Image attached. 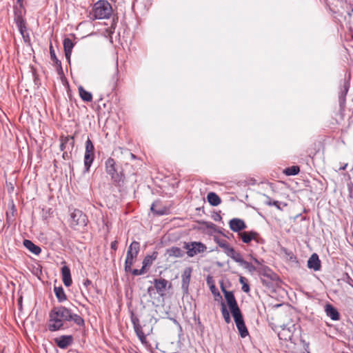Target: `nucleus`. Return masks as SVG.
Wrapping results in <instances>:
<instances>
[{
  "instance_id": "nucleus-1",
  "label": "nucleus",
  "mask_w": 353,
  "mask_h": 353,
  "mask_svg": "<svg viewBox=\"0 0 353 353\" xmlns=\"http://www.w3.org/2000/svg\"><path fill=\"white\" fill-rule=\"evenodd\" d=\"M49 327L50 331L66 329L65 323L71 318V311L63 306L54 307L49 313Z\"/></svg>"
},
{
  "instance_id": "nucleus-2",
  "label": "nucleus",
  "mask_w": 353,
  "mask_h": 353,
  "mask_svg": "<svg viewBox=\"0 0 353 353\" xmlns=\"http://www.w3.org/2000/svg\"><path fill=\"white\" fill-rule=\"evenodd\" d=\"M221 289L224 294L225 300L234 319L238 331H248L233 292L232 291L226 290L223 283L221 284Z\"/></svg>"
},
{
  "instance_id": "nucleus-3",
  "label": "nucleus",
  "mask_w": 353,
  "mask_h": 353,
  "mask_svg": "<svg viewBox=\"0 0 353 353\" xmlns=\"http://www.w3.org/2000/svg\"><path fill=\"white\" fill-rule=\"evenodd\" d=\"M112 7L108 1L99 0L94 4L92 15L94 19H107L111 15Z\"/></svg>"
},
{
  "instance_id": "nucleus-4",
  "label": "nucleus",
  "mask_w": 353,
  "mask_h": 353,
  "mask_svg": "<svg viewBox=\"0 0 353 353\" xmlns=\"http://www.w3.org/2000/svg\"><path fill=\"white\" fill-rule=\"evenodd\" d=\"M140 250V245L137 241H133L128 248L125 261V271L128 272L134 264Z\"/></svg>"
},
{
  "instance_id": "nucleus-5",
  "label": "nucleus",
  "mask_w": 353,
  "mask_h": 353,
  "mask_svg": "<svg viewBox=\"0 0 353 353\" xmlns=\"http://www.w3.org/2000/svg\"><path fill=\"white\" fill-rule=\"evenodd\" d=\"M88 219L82 211L75 209L70 214V225L74 230H79L86 226Z\"/></svg>"
},
{
  "instance_id": "nucleus-6",
  "label": "nucleus",
  "mask_w": 353,
  "mask_h": 353,
  "mask_svg": "<svg viewBox=\"0 0 353 353\" xmlns=\"http://www.w3.org/2000/svg\"><path fill=\"white\" fill-rule=\"evenodd\" d=\"M94 159V147L92 141L88 138L85 141V150L84 154V165L88 172Z\"/></svg>"
},
{
  "instance_id": "nucleus-7",
  "label": "nucleus",
  "mask_w": 353,
  "mask_h": 353,
  "mask_svg": "<svg viewBox=\"0 0 353 353\" xmlns=\"http://www.w3.org/2000/svg\"><path fill=\"white\" fill-rule=\"evenodd\" d=\"M184 248L187 250V254L192 257L205 251L206 246L201 242L194 241L185 243Z\"/></svg>"
},
{
  "instance_id": "nucleus-8",
  "label": "nucleus",
  "mask_w": 353,
  "mask_h": 353,
  "mask_svg": "<svg viewBox=\"0 0 353 353\" xmlns=\"http://www.w3.org/2000/svg\"><path fill=\"white\" fill-rule=\"evenodd\" d=\"M54 343L61 349H66L73 343L72 335H61L53 339Z\"/></svg>"
},
{
  "instance_id": "nucleus-9",
  "label": "nucleus",
  "mask_w": 353,
  "mask_h": 353,
  "mask_svg": "<svg viewBox=\"0 0 353 353\" xmlns=\"http://www.w3.org/2000/svg\"><path fill=\"white\" fill-rule=\"evenodd\" d=\"M238 235L245 243H249L252 240L256 243H260L261 240L259 233L255 231H245L238 233Z\"/></svg>"
},
{
  "instance_id": "nucleus-10",
  "label": "nucleus",
  "mask_w": 353,
  "mask_h": 353,
  "mask_svg": "<svg viewBox=\"0 0 353 353\" xmlns=\"http://www.w3.org/2000/svg\"><path fill=\"white\" fill-rule=\"evenodd\" d=\"M192 274V268H186L181 275L182 279V284L181 288L184 294H187L188 293V287L190 282Z\"/></svg>"
},
{
  "instance_id": "nucleus-11",
  "label": "nucleus",
  "mask_w": 353,
  "mask_h": 353,
  "mask_svg": "<svg viewBox=\"0 0 353 353\" xmlns=\"http://www.w3.org/2000/svg\"><path fill=\"white\" fill-rule=\"evenodd\" d=\"M105 170L108 174H110L112 179L117 181L119 175L116 168V163L112 158H109L105 161Z\"/></svg>"
},
{
  "instance_id": "nucleus-12",
  "label": "nucleus",
  "mask_w": 353,
  "mask_h": 353,
  "mask_svg": "<svg viewBox=\"0 0 353 353\" xmlns=\"http://www.w3.org/2000/svg\"><path fill=\"white\" fill-rule=\"evenodd\" d=\"M229 226L231 230L239 233L247 228L244 221L238 218L231 219L229 222Z\"/></svg>"
},
{
  "instance_id": "nucleus-13",
  "label": "nucleus",
  "mask_w": 353,
  "mask_h": 353,
  "mask_svg": "<svg viewBox=\"0 0 353 353\" xmlns=\"http://www.w3.org/2000/svg\"><path fill=\"white\" fill-rule=\"evenodd\" d=\"M307 267L310 269H313L314 271H318L321 268V261L319 259V256L316 254H313L309 258L307 261Z\"/></svg>"
},
{
  "instance_id": "nucleus-14",
  "label": "nucleus",
  "mask_w": 353,
  "mask_h": 353,
  "mask_svg": "<svg viewBox=\"0 0 353 353\" xmlns=\"http://www.w3.org/2000/svg\"><path fill=\"white\" fill-rule=\"evenodd\" d=\"M63 48L65 51V56L70 63V57L72 54V48L74 46V43L72 42V41L69 38H65L63 40Z\"/></svg>"
},
{
  "instance_id": "nucleus-15",
  "label": "nucleus",
  "mask_w": 353,
  "mask_h": 353,
  "mask_svg": "<svg viewBox=\"0 0 353 353\" xmlns=\"http://www.w3.org/2000/svg\"><path fill=\"white\" fill-rule=\"evenodd\" d=\"M61 274L63 283L66 287H70L72 283L70 268L68 266H63L61 268Z\"/></svg>"
},
{
  "instance_id": "nucleus-16",
  "label": "nucleus",
  "mask_w": 353,
  "mask_h": 353,
  "mask_svg": "<svg viewBox=\"0 0 353 353\" xmlns=\"http://www.w3.org/2000/svg\"><path fill=\"white\" fill-rule=\"evenodd\" d=\"M168 281L164 279H154V284L157 292L163 294L166 289Z\"/></svg>"
},
{
  "instance_id": "nucleus-17",
  "label": "nucleus",
  "mask_w": 353,
  "mask_h": 353,
  "mask_svg": "<svg viewBox=\"0 0 353 353\" xmlns=\"http://www.w3.org/2000/svg\"><path fill=\"white\" fill-rule=\"evenodd\" d=\"M23 245L32 253L38 255L41 252V249L34 244L30 240L25 239L23 241Z\"/></svg>"
},
{
  "instance_id": "nucleus-18",
  "label": "nucleus",
  "mask_w": 353,
  "mask_h": 353,
  "mask_svg": "<svg viewBox=\"0 0 353 353\" xmlns=\"http://www.w3.org/2000/svg\"><path fill=\"white\" fill-rule=\"evenodd\" d=\"M326 314L332 320H338L339 319V313L332 305L328 304L325 307Z\"/></svg>"
},
{
  "instance_id": "nucleus-19",
  "label": "nucleus",
  "mask_w": 353,
  "mask_h": 353,
  "mask_svg": "<svg viewBox=\"0 0 353 353\" xmlns=\"http://www.w3.org/2000/svg\"><path fill=\"white\" fill-rule=\"evenodd\" d=\"M207 199L212 206H217L221 202V198L216 193L212 192L208 194Z\"/></svg>"
},
{
  "instance_id": "nucleus-20",
  "label": "nucleus",
  "mask_w": 353,
  "mask_h": 353,
  "mask_svg": "<svg viewBox=\"0 0 353 353\" xmlns=\"http://www.w3.org/2000/svg\"><path fill=\"white\" fill-rule=\"evenodd\" d=\"M54 292L55 296L57 298L59 302L61 303V302L65 301L67 299V296L65 294L63 288L61 286H59V287L54 286Z\"/></svg>"
},
{
  "instance_id": "nucleus-21",
  "label": "nucleus",
  "mask_w": 353,
  "mask_h": 353,
  "mask_svg": "<svg viewBox=\"0 0 353 353\" xmlns=\"http://www.w3.org/2000/svg\"><path fill=\"white\" fill-rule=\"evenodd\" d=\"M79 96L83 101L90 102L92 100V94L91 92L85 90L82 86L79 87Z\"/></svg>"
},
{
  "instance_id": "nucleus-22",
  "label": "nucleus",
  "mask_w": 353,
  "mask_h": 353,
  "mask_svg": "<svg viewBox=\"0 0 353 353\" xmlns=\"http://www.w3.org/2000/svg\"><path fill=\"white\" fill-rule=\"evenodd\" d=\"M167 254L169 256L174 257H183L184 256V252L178 247H172L167 250Z\"/></svg>"
},
{
  "instance_id": "nucleus-23",
  "label": "nucleus",
  "mask_w": 353,
  "mask_h": 353,
  "mask_svg": "<svg viewBox=\"0 0 353 353\" xmlns=\"http://www.w3.org/2000/svg\"><path fill=\"white\" fill-rule=\"evenodd\" d=\"M226 255L232 258L235 262L238 263L239 265L243 260L241 254L239 252L235 251L233 248H232L231 250H229Z\"/></svg>"
},
{
  "instance_id": "nucleus-24",
  "label": "nucleus",
  "mask_w": 353,
  "mask_h": 353,
  "mask_svg": "<svg viewBox=\"0 0 353 353\" xmlns=\"http://www.w3.org/2000/svg\"><path fill=\"white\" fill-rule=\"evenodd\" d=\"M215 242L219 245V246L223 249L224 252L225 254H228L229 250H231L232 247H231L229 243L225 240V239H221L219 238L214 239Z\"/></svg>"
},
{
  "instance_id": "nucleus-25",
  "label": "nucleus",
  "mask_w": 353,
  "mask_h": 353,
  "mask_svg": "<svg viewBox=\"0 0 353 353\" xmlns=\"http://www.w3.org/2000/svg\"><path fill=\"white\" fill-rule=\"evenodd\" d=\"M349 88H350V85H349V83L348 82H345L344 84H343V88L341 90V91L339 93V101L340 103H345V97L348 92V90H349Z\"/></svg>"
},
{
  "instance_id": "nucleus-26",
  "label": "nucleus",
  "mask_w": 353,
  "mask_h": 353,
  "mask_svg": "<svg viewBox=\"0 0 353 353\" xmlns=\"http://www.w3.org/2000/svg\"><path fill=\"white\" fill-rule=\"evenodd\" d=\"M158 253L157 252H153L152 255H147L143 261V265H144V267H150L153 261L156 260L157 258Z\"/></svg>"
},
{
  "instance_id": "nucleus-27",
  "label": "nucleus",
  "mask_w": 353,
  "mask_h": 353,
  "mask_svg": "<svg viewBox=\"0 0 353 353\" xmlns=\"http://www.w3.org/2000/svg\"><path fill=\"white\" fill-rule=\"evenodd\" d=\"M119 80V74L117 68L113 70L111 74L110 84L112 89H114L117 86V83Z\"/></svg>"
},
{
  "instance_id": "nucleus-28",
  "label": "nucleus",
  "mask_w": 353,
  "mask_h": 353,
  "mask_svg": "<svg viewBox=\"0 0 353 353\" xmlns=\"http://www.w3.org/2000/svg\"><path fill=\"white\" fill-rule=\"evenodd\" d=\"M50 54L51 59L54 62L56 65L58 67V70H62L61 63L57 59L56 54H55V51L53 49V47L52 46H50Z\"/></svg>"
},
{
  "instance_id": "nucleus-29",
  "label": "nucleus",
  "mask_w": 353,
  "mask_h": 353,
  "mask_svg": "<svg viewBox=\"0 0 353 353\" xmlns=\"http://www.w3.org/2000/svg\"><path fill=\"white\" fill-rule=\"evenodd\" d=\"M69 321H73L79 326H83L84 325V320L80 316L71 312V318Z\"/></svg>"
},
{
  "instance_id": "nucleus-30",
  "label": "nucleus",
  "mask_w": 353,
  "mask_h": 353,
  "mask_svg": "<svg viewBox=\"0 0 353 353\" xmlns=\"http://www.w3.org/2000/svg\"><path fill=\"white\" fill-rule=\"evenodd\" d=\"M300 171L299 167L296 165H292L286 168L284 173L288 176H293L297 174Z\"/></svg>"
},
{
  "instance_id": "nucleus-31",
  "label": "nucleus",
  "mask_w": 353,
  "mask_h": 353,
  "mask_svg": "<svg viewBox=\"0 0 353 353\" xmlns=\"http://www.w3.org/2000/svg\"><path fill=\"white\" fill-rule=\"evenodd\" d=\"M263 196L266 199V200L264 201L265 204H266L267 205H269V206L274 205L277 209H279V210L281 209L279 201H272L271 198L270 196H268V195L264 194Z\"/></svg>"
},
{
  "instance_id": "nucleus-32",
  "label": "nucleus",
  "mask_w": 353,
  "mask_h": 353,
  "mask_svg": "<svg viewBox=\"0 0 353 353\" xmlns=\"http://www.w3.org/2000/svg\"><path fill=\"white\" fill-rule=\"evenodd\" d=\"M159 202L158 201H156L154 203H153L151 205V211L156 214H158V215H163L165 214V210L164 209H160V208H157V205H158Z\"/></svg>"
},
{
  "instance_id": "nucleus-33",
  "label": "nucleus",
  "mask_w": 353,
  "mask_h": 353,
  "mask_svg": "<svg viewBox=\"0 0 353 353\" xmlns=\"http://www.w3.org/2000/svg\"><path fill=\"white\" fill-rule=\"evenodd\" d=\"M221 312H222V315H223V317L224 318L225 321L227 323H229L230 321V313L228 311V310L225 307V305L223 302L221 303Z\"/></svg>"
},
{
  "instance_id": "nucleus-34",
  "label": "nucleus",
  "mask_w": 353,
  "mask_h": 353,
  "mask_svg": "<svg viewBox=\"0 0 353 353\" xmlns=\"http://www.w3.org/2000/svg\"><path fill=\"white\" fill-rule=\"evenodd\" d=\"M240 265L243 268L247 269L250 272H253L256 270V268L254 265L244 259L241 261Z\"/></svg>"
},
{
  "instance_id": "nucleus-35",
  "label": "nucleus",
  "mask_w": 353,
  "mask_h": 353,
  "mask_svg": "<svg viewBox=\"0 0 353 353\" xmlns=\"http://www.w3.org/2000/svg\"><path fill=\"white\" fill-rule=\"evenodd\" d=\"M68 150H72L74 145V140L73 137L68 136L64 137Z\"/></svg>"
},
{
  "instance_id": "nucleus-36",
  "label": "nucleus",
  "mask_w": 353,
  "mask_h": 353,
  "mask_svg": "<svg viewBox=\"0 0 353 353\" xmlns=\"http://www.w3.org/2000/svg\"><path fill=\"white\" fill-rule=\"evenodd\" d=\"M14 21H15L17 26L21 27L22 25H26V21L21 14H16L15 17H14Z\"/></svg>"
},
{
  "instance_id": "nucleus-37",
  "label": "nucleus",
  "mask_w": 353,
  "mask_h": 353,
  "mask_svg": "<svg viewBox=\"0 0 353 353\" xmlns=\"http://www.w3.org/2000/svg\"><path fill=\"white\" fill-rule=\"evenodd\" d=\"M136 334L143 344L146 346L149 345L148 341H146V335L145 334V332H136Z\"/></svg>"
},
{
  "instance_id": "nucleus-38",
  "label": "nucleus",
  "mask_w": 353,
  "mask_h": 353,
  "mask_svg": "<svg viewBox=\"0 0 353 353\" xmlns=\"http://www.w3.org/2000/svg\"><path fill=\"white\" fill-rule=\"evenodd\" d=\"M19 32H20V34H21V36L23 37V38L24 39V40L26 41V37H28V34H26V25H22L21 27V26H17Z\"/></svg>"
},
{
  "instance_id": "nucleus-39",
  "label": "nucleus",
  "mask_w": 353,
  "mask_h": 353,
  "mask_svg": "<svg viewBox=\"0 0 353 353\" xmlns=\"http://www.w3.org/2000/svg\"><path fill=\"white\" fill-rule=\"evenodd\" d=\"M60 148H61V150H62V151H63L65 149H68V146H67V145L65 143L64 137L61 138V145H60Z\"/></svg>"
},
{
  "instance_id": "nucleus-40",
  "label": "nucleus",
  "mask_w": 353,
  "mask_h": 353,
  "mask_svg": "<svg viewBox=\"0 0 353 353\" xmlns=\"http://www.w3.org/2000/svg\"><path fill=\"white\" fill-rule=\"evenodd\" d=\"M129 272H132V274L134 276L141 275V271H139V270H137V269H132L131 268V270H130Z\"/></svg>"
},
{
  "instance_id": "nucleus-41",
  "label": "nucleus",
  "mask_w": 353,
  "mask_h": 353,
  "mask_svg": "<svg viewBox=\"0 0 353 353\" xmlns=\"http://www.w3.org/2000/svg\"><path fill=\"white\" fill-rule=\"evenodd\" d=\"M242 290L245 292H248L250 291V287L247 283H243L242 285Z\"/></svg>"
},
{
  "instance_id": "nucleus-42",
  "label": "nucleus",
  "mask_w": 353,
  "mask_h": 353,
  "mask_svg": "<svg viewBox=\"0 0 353 353\" xmlns=\"http://www.w3.org/2000/svg\"><path fill=\"white\" fill-rule=\"evenodd\" d=\"M300 342L303 343V347L305 348V350L307 351V348H308V346H309V343H306L303 339H300Z\"/></svg>"
},
{
  "instance_id": "nucleus-43",
  "label": "nucleus",
  "mask_w": 353,
  "mask_h": 353,
  "mask_svg": "<svg viewBox=\"0 0 353 353\" xmlns=\"http://www.w3.org/2000/svg\"><path fill=\"white\" fill-rule=\"evenodd\" d=\"M249 333L250 332H239V334L241 338L244 339L249 336Z\"/></svg>"
},
{
  "instance_id": "nucleus-44",
  "label": "nucleus",
  "mask_w": 353,
  "mask_h": 353,
  "mask_svg": "<svg viewBox=\"0 0 353 353\" xmlns=\"http://www.w3.org/2000/svg\"><path fill=\"white\" fill-rule=\"evenodd\" d=\"M285 332H278V336L280 339H285L286 340L287 339V336H285V337L283 338V334H285Z\"/></svg>"
},
{
  "instance_id": "nucleus-45",
  "label": "nucleus",
  "mask_w": 353,
  "mask_h": 353,
  "mask_svg": "<svg viewBox=\"0 0 353 353\" xmlns=\"http://www.w3.org/2000/svg\"><path fill=\"white\" fill-rule=\"evenodd\" d=\"M288 338H289V340L291 341V343H294V344H296V342L295 341V340L293 339V336L292 334H290L288 336Z\"/></svg>"
},
{
  "instance_id": "nucleus-46",
  "label": "nucleus",
  "mask_w": 353,
  "mask_h": 353,
  "mask_svg": "<svg viewBox=\"0 0 353 353\" xmlns=\"http://www.w3.org/2000/svg\"><path fill=\"white\" fill-rule=\"evenodd\" d=\"M111 248L113 250L117 249V242L116 241H114L111 243Z\"/></svg>"
},
{
  "instance_id": "nucleus-47",
  "label": "nucleus",
  "mask_w": 353,
  "mask_h": 353,
  "mask_svg": "<svg viewBox=\"0 0 353 353\" xmlns=\"http://www.w3.org/2000/svg\"><path fill=\"white\" fill-rule=\"evenodd\" d=\"M147 267H144V265H143L141 269L139 270V271H141V274H143L145 272V269Z\"/></svg>"
},
{
  "instance_id": "nucleus-48",
  "label": "nucleus",
  "mask_w": 353,
  "mask_h": 353,
  "mask_svg": "<svg viewBox=\"0 0 353 353\" xmlns=\"http://www.w3.org/2000/svg\"><path fill=\"white\" fill-rule=\"evenodd\" d=\"M244 280H245V278H244V277H243V276H241V277H240V279H239V281H240V283H241L242 285H243V283H245L244 282Z\"/></svg>"
},
{
  "instance_id": "nucleus-49",
  "label": "nucleus",
  "mask_w": 353,
  "mask_h": 353,
  "mask_svg": "<svg viewBox=\"0 0 353 353\" xmlns=\"http://www.w3.org/2000/svg\"><path fill=\"white\" fill-rule=\"evenodd\" d=\"M90 283H91V281H90V280H88V279H87V280L85 281V283H84V284H85V285H90Z\"/></svg>"
},
{
  "instance_id": "nucleus-50",
  "label": "nucleus",
  "mask_w": 353,
  "mask_h": 353,
  "mask_svg": "<svg viewBox=\"0 0 353 353\" xmlns=\"http://www.w3.org/2000/svg\"><path fill=\"white\" fill-rule=\"evenodd\" d=\"M210 288H211L212 292L214 294V291L215 289L214 285H212Z\"/></svg>"
},
{
  "instance_id": "nucleus-51",
  "label": "nucleus",
  "mask_w": 353,
  "mask_h": 353,
  "mask_svg": "<svg viewBox=\"0 0 353 353\" xmlns=\"http://www.w3.org/2000/svg\"><path fill=\"white\" fill-rule=\"evenodd\" d=\"M130 155L132 159H135L136 158L135 155L133 154L132 153H130Z\"/></svg>"
},
{
  "instance_id": "nucleus-52",
  "label": "nucleus",
  "mask_w": 353,
  "mask_h": 353,
  "mask_svg": "<svg viewBox=\"0 0 353 353\" xmlns=\"http://www.w3.org/2000/svg\"><path fill=\"white\" fill-rule=\"evenodd\" d=\"M65 157H68V153L65 152L63 154V157L65 159Z\"/></svg>"
},
{
  "instance_id": "nucleus-53",
  "label": "nucleus",
  "mask_w": 353,
  "mask_h": 353,
  "mask_svg": "<svg viewBox=\"0 0 353 353\" xmlns=\"http://www.w3.org/2000/svg\"><path fill=\"white\" fill-rule=\"evenodd\" d=\"M254 261H255L256 263H258V264H259V263H259V261L256 259H254Z\"/></svg>"
},
{
  "instance_id": "nucleus-54",
  "label": "nucleus",
  "mask_w": 353,
  "mask_h": 353,
  "mask_svg": "<svg viewBox=\"0 0 353 353\" xmlns=\"http://www.w3.org/2000/svg\"><path fill=\"white\" fill-rule=\"evenodd\" d=\"M182 335H183V333H181V332H179V339H181V336H182Z\"/></svg>"
},
{
  "instance_id": "nucleus-55",
  "label": "nucleus",
  "mask_w": 353,
  "mask_h": 353,
  "mask_svg": "<svg viewBox=\"0 0 353 353\" xmlns=\"http://www.w3.org/2000/svg\"><path fill=\"white\" fill-rule=\"evenodd\" d=\"M21 1H22V0H17V2H18L19 3H21Z\"/></svg>"
}]
</instances>
